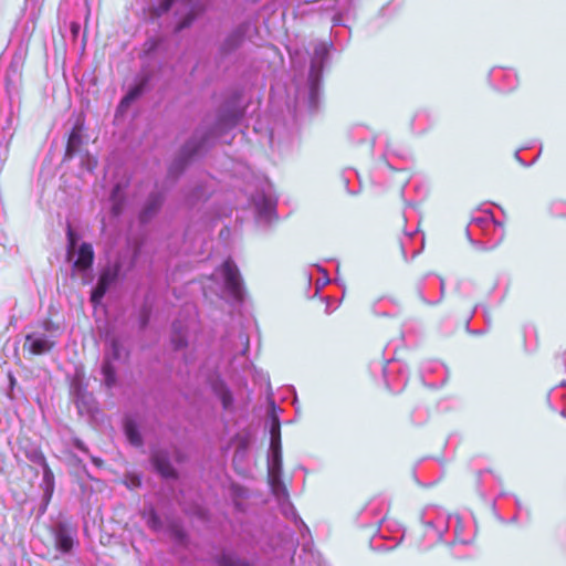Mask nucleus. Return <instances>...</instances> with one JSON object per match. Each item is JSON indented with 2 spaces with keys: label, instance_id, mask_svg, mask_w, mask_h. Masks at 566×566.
Here are the masks:
<instances>
[{
  "label": "nucleus",
  "instance_id": "1",
  "mask_svg": "<svg viewBox=\"0 0 566 566\" xmlns=\"http://www.w3.org/2000/svg\"><path fill=\"white\" fill-rule=\"evenodd\" d=\"M224 285L227 291L235 298L242 297V282L238 266L232 260H226L222 264Z\"/></svg>",
  "mask_w": 566,
  "mask_h": 566
},
{
  "label": "nucleus",
  "instance_id": "2",
  "mask_svg": "<svg viewBox=\"0 0 566 566\" xmlns=\"http://www.w3.org/2000/svg\"><path fill=\"white\" fill-rule=\"evenodd\" d=\"M150 461H151L154 469L164 479H177L178 478L177 471L171 465L167 452L161 451V450L153 451Z\"/></svg>",
  "mask_w": 566,
  "mask_h": 566
},
{
  "label": "nucleus",
  "instance_id": "3",
  "mask_svg": "<svg viewBox=\"0 0 566 566\" xmlns=\"http://www.w3.org/2000/svg\"><path fill=\"white\" fill-rule=\"evenodd\" d=\"M55 343L50 340L46 336L34 337L32 334L25 336L23 349L28 350L33 356L43 355L53 349Z\"/></svg>",
  "mask_w": 566,
  "mask_h": 566
},
{
  "label": "nucleus",
  "instance_id": "4",
  "mask_svg": "<svg viewBox=\"0 0 566 566\" xmlns=\"http://www.w3.org/2000/svg\"><path fill=\"white\" fill-rule=\"evenodd\" d=\"M82 133H83V125L78 124V123L75 124L67 137L65 153H64V159L70 160L73 157H75L76 154L80 151V149L83 145Z\"/></svg>",
  "mask_w": 566,
  "mask_h": 566
},
{
  "label": "nucleus",
  "instance_id": "5",
  "mask_svg": "<svg viewBox=\"0 0 566 566\" xmlns=\"http://www.w3.org/2000/svg\"><path fill=\"white\" fill-rule=\"evenodd\" d=\"M271 443L270 449L272 452V462L273 465L279 468L282 462V452H281V429L279 421L273 422L271 430Z\"/></svg>",
  "mask_w": 566,
  "mask_h": 566
},
{
  "label": "nucleus",
  "instance_id": "6",
  "mask_svg": "<svg viewBox=\"0 0 566 566\" xmlns=\"http://www.w3.org/2000/svg\"><path fill=\"white\" fill-rule=\"evenodd\" d=\"M94 251L90 243H82L78 249L77 259L74 262V268L78 271H86L93 265Z\"/></svg>",
  "mask_w": 566,
  "mask_h": 566
},
{
  "label": "nucleus",
  "instance_id": "7",
  "mask_svg": "<svg viewBox=\"0 0 566 566\" xmlns=\"http://www.w3.org/2000/svg\"><path fill=\"white\" fill-rule=\"evenodd\" d=\"M145 88V81H142L140 83L134 85L128 90L126 95L120 99L118 109L125 111L127 109L130 104L136 101L144 92Z\"/></svg>",
  "mask_w": 566,
  "mask_h": 566
},
{
  "label": "nucleus",
  "instance_id": "8",
  "mask_svg": "<svg viewBox=\"0 0 566 566\" xmlns=\"http://www.w3.org/2000/svg\"><path fill=\"white\" fill-rule=\"evenodd\" d=\"M54 484H55L54 474H53L52 470L50 469V467L45 465L44 470H43V478H42V486H43V492H44L45 504H48L53 496Z\"/></svg>",
  "mask_w": 566,
  "mask_h": 566
},
{
  "label": "nucleus",
  "instance_id": "9",
  "mask_svg": "<svg viewBox=\"0 0 566 566\" xmlns=\"http://www.w3.org/2000/svg\"><path fill=\"white\" fill-rule=\"evenodd\" d=\"M73 545H74L73 537L70 534H67L65 531H60L56 534V547L61 552H63V553L71 552L73 548Z\"/></svg>",
  "mask_w": 566,
  "mask_h": 566
},
{
  "label": "nucleus",
  "instance_id": "10",
  "mask_svg": "<svg viewBox=\"0 0 566 566\" xmlns=\"http://www.w3.org/2000/svg\"><path fill=\"white\" fill-rule=\"evenodd\" d=\"M125 433L128 440L135 444L140 446L142 444V437L139 434L138 428L136 423L133 420H127L125 422Z\"/></svg>",
  "mask_w": 566,
  "mask_h": 566
},
{
  "label": "nucleus",
  "instance_id": "11",
  "mask_svg": "<svg viewBox=\"0 0 566 566\" xmlns=\"http://www.w3.org/2000/svg\"><path fill=\"white\" fill-rule=\"evenodd\" d=\"M117 277V270H112L111 268L104 269L98 277V283L104 285L105 287L109 289L112 283Z\"/></svg>",
  "mask_w": 566,
  "mask_h": 566
},
{
  "label": "nucleus",
  "instance_id": "12",
  "mask_svg": "<svg viewBox=\"0 0 566 566\" xmlns=\"http://www.w3.org/2000/svg\"><path fill=\"white\" fill-rule=\"evenodd\" d=\"M219 566H250L247 562L237 558L231 554H223L218 559Z\"/></svg>",
  "mask_w": 566,
  "mask_h": 566
},
{
  "label": "nucleus",
  "instance_id": "13",
  "mask_svg": "<svg viewBox=\"0 0 566 566\" xmlns=\"http://www.w3.org/2000/svg\"><path fill=\"white\" fill-rule=\"evenodd\" d=\"M107 287H105L104 285L99 284L97 282L96 286L94 287V290L92 291V294H91V302L94 304V305H97L101 303L102 298L104 297V295L106 294L107 292Z\"/></svg>",
  "mask_w": 566,
  "mask_h": 566
},
{
  "label": "nucleus",
  "instance_id": "14",
  "mask_svg": "<svg viewBox=\"0 0 566 566\" xmlns=\"http://www.w3.org/2000/svg\"><path fill=\"white\" fill-rule=\"evenodd\" d=\"M172 347L176 350L184 349L188 346L186 336L181 332H176L171 339Z\"/></svg>",
  "mask_w": 566,
  "mask_h": 566
},
{
  "label": "nucleus",
  "instance_id": "15",
  "mask_svg": "<svg viewBox=\"0 0 566 566\" xmlns=\"http://www.w3.org/2000/svg\"><path fill=\"white\" fill-rule=\"evenodd\" d=\"M111 358L117 360L122 357V346L116 338H112L109 342Z\"/></svg>",
  "mask_w": 566,
  "mask_h": 566
},
{
  "label": "nucleus",
  "instance_id": "16",
  "mask_svg": "<svg viewBox=\"0 0 566 566\" xmlns=\"http://www.w3.org/2000/svg\"><path fill=\"white\" fill-rule=\"evenodd\" d=\"M195 14L192 12H189L177 25L175 31L180 32L181 30L188 28L191 25V23L195 20Z\"/></svg>",
  "mask_w": 566,
  "mask_h": 566
},
{
  "label": "nucleus",
  "instance_id": "17",
  "mask_svg": "<svg viewBox=\"0 0 566 566\" xmlns=\"http://www.w3.org/2000/svg\"><path fill=\"white\" fill-rule=\"evenodd\" d=\"M120 185H116L113 189V192H112V199L114 200V206H113V213L114 214H119L120 211H122V205L120 202H116V199H117V196L118 193L120 192Z\"/></svg>",
  "mask_w": 566,
  "mask_h": 566
},
{
  "label": "nucleus",
  "instance_id": "18",
  "mask_svg": "<svg viewBox=\"0 0 566 566\" xmlns=\"http://www.w3.org/2000/svg\"><path fill=\"white\" fill-rule=\"evenodd\" d=\"M220 399L224 409L231 407L233 402L232 394L228 388H224L220 394Z\"/></svg>",
  "mask_w": 566,
  "mask_h": 566
},
{
  "label": "nucleus",
  "instance_id": "19",
  "mask_svg": "<svg viewBox=\"0 0 566 566\" xmlns=\"http://www.w3.org/2000/svg\"><path fill=\"white\" fill-rule=\"evenodd\" d=\"M158 209V203H149L140 213L142 222L148 221L153 213Z\"/></svg>",
  "mask_w": 566,
  "mask_h": 566
},
{
  "label": "nucleus",
  "instance_id": "20",
  "mask_svg": "<svg viewBox=\"0 0 566 566\" xmlns=\"http://www.w3.org/2000/svg\"><path fill=\"white\" fill-rule=\"evenodd\" d=\"M172 3H174V0H163L160 2V4L158 6V8H156L155 14L156 15H160V14L169 11L171 6H172Z\"/></svg>",
  "mask_w": 566,
  "mask_h": 566
},
{
  "label": "nucleus",
  "instance_id": "21",
  "mask_svg": "<svg viewBox=\"0 0 566 566\" xmlns=\"http://www.w3.org/2000/svg\"><path fill=\"white\" fill-rule=\"evenodd\" d=\"M103 371L106 376V382L111 385L114 381V369L109 363H105L103 366Z\"/></svg>",
  "mask_w": 566,
  "mask_h": 566
},
{
  "label": "nucleus",
  "instance_id": "22",
  "mask_svg": "<svg viewBox=\"0 0 566 566\" xmlns=\"http://www.w3.org/2000/svg\"><path fill=\"white\" fill-rule=\"evenodd\" d=\"M67 240H69L70 249H74V247L76 244V235L71 226L67 227Z\"/></svg>",
  "mask_w": 566,
  "mask_h": 566
}]
</instances>
